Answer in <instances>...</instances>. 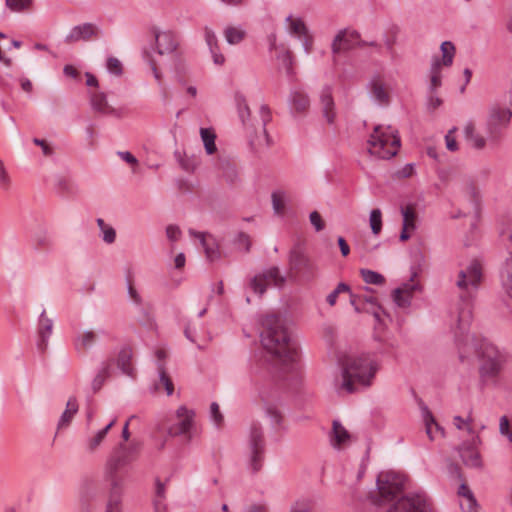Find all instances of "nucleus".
<instances>
[{
	"instance_id": "nucleus-1",
	"label": "nucleus",
	"mask_w": 512,
	"mask_h": 512,
	"mask_svg": "<svg viewBox=\"0 0 512 512\" xmlns=\"http://www.w3.org/2000/svg\"><path fill=\"white\" fill-rule=\"evenodd\" d=\"M454 334L460 361L465 362L475 353L479 360L480 382L483 385L495 384L507 361L505 353L488 340L469 334V329L461 333L456 325Z\"/></svg>"
},
{
	"instance_id": "nucleus-2",
	"label": "nucleus",
	"mask_w": 512,
	"mask_h": 512,
	"mask_svg": "<svg viewBox=\"0 0 512 512\" xmlns=\"http://www.w3.org/2000/svg\"><path fill=\"white\" fill-rule=\"evenodd\" d=\"M261 343L271 355L275 366L283 373L297 376V350L283 320L276 315H267L262 321Z\"/></svg>"
},
{
	"instance_id": "nucleus-3",
	"label": "nucleus",
	"mask_w": 512,
	"mask_h": 512,
	"mask_svg": "<svg viewBox=\"0 0 512 512\" xmlns=\"http://www.w3.org/2000/svg\"><path fill=\"white\" fill-rule=\"evenodd\" d=\"M482 279V268L477 260L462 268L457 275L456 286L461 291V303L457 307L455 322L461 333L470 329L472 323V297Z\"/></svg>"
},
{
	"instance_id": "nucleus-4",
	"label": "nucleus",
	"mask_w": 512,
	"mask_h": 512,
	"mask_svg": "<svg viewBox=\"0 0 512 512\" xmlns=\"http://www.w3.org/2000/svg\"><path fill=\"white\" fill-rule=\"evenodd\" d=\"M378 370V365L370 354L347 356L342 362L341 389L347 393H355L368 388Z\"/></svg>"
},
{
	"instance_id": "nucleus-5",
	"label": "nucleus",
	"mask_w": 512,
	"mask_h": 512,
	"mask_svg": "<svg viewBox=\"0 0 512 512\" xmlns=\"http://www.w3.org/2000/svg\"><path fill=\"white\" fill-rule=\"evenodd\" d=\"M235 102L237 106L238 116L247 132L249 143L252 148L269 145V135L266 125L271 121V112L267 105L260 107L261 121L259 127H255L250 123L251 111L247 104L246 98L241 93L235 94Z\"/></svg>"
},
{
	"instance_id": "nucleus-6",
	"label": "nucleus",
	"mask_w": 512,
	"mask_h": 512,
	"mask_svg": "<svg viewBox=\"0 0 512 512\" xmlns=\"http://www.w3.org/2000/svg\"><path fill=\"white\" fill-rule=\"evenodd\" d=\"M141 447L139 441L133 440L129 444L119 443L112 450L106 462V474L111 482L113 493H117L120 486L118 471L138 458Z\"/></svg>"
},
{
	"instance_id": "nucleus-7",
	"label": "nucleus",
	"mask_w": 512,
	"mask_h": 512,
	"mask_svg": "<svg viewBox=\"0 0 512 512\" xmlns=\"http://www.w3.org/2000/svg\"><path fill=\"white\" fill-rule=\"evenodd\" d=\"M369 153L381 159H390L395 156L400 147V137L397 131L390 126L377 125L368 140Z\"/></svg>"
},
{
	"instance_id": "nucleus-8",
	"label": "nucleus",
	"mask_w": 512,
	"mask_h": 512,
	"mask_svg": "<svg viewBox=\"0 0 512 512\" xmlns=\"http://www.w3.org/2000/svg\"><path fill=\"white\" fill-rule=\"evenodd\" d=\"M406 478L395 472H382L378 475L377 492L371 495L372 501L381 505L396 498L405 488Z\"/></svg>"
},
{
	"instance_id": "nucleus-9",
	"label": "nucleus",
	"mask_w": 512,
	"mask_h": 512,
	"mask_svg": "<svg viewBox=\"0 0 512 512\" xmlns=\"http://www.w3.org/2000/svg\"><path fill=\"white\" fill-rule=\"evenodd\" d=\"M266 442L260 423L253 422L248 433L247 458L248 467L252 473L259 472L265 460Z\"/></svg>"
},
{
	"instance_id": "nucleus-10",
	"label": "nucleus",
	"mask_w": 512,
	"mask_h": 512,
	"mask_svg": "<svg viewBox=\"0 0 512 512\" xmlns=\"http://www.w3.org/2000/svg\"><path fill=\"white\" fill-rule=\"evenodd\" d=\"M387 512H434L424 492L409 493L399 498Z\"/></svg>"
},
{
	"instance_id": "nucleus-11",
	"label": "nucleus",
	"mask_w": 512,
	"mask_h": 512,
	"mask_svg": "<svg viewBox=\"0 0 512 512\" xmlns=\"http://www.w3.org/2000/svg\"><path fill=\"white\" fill-rule=\"evenodd\" d=\"M285 282V276L281 275L278 267L273 266L252 277L249 286L254 293L262 296L269 285L282 288Z\"/></svg>"
},
{
	"instance_id": "nucleus-12",
	"label": "nucleus",
	"mask_w": 512,
	"mask_h": 512,
	"mask_svg": "<svg viewBox=\"0 0 512 512\" xmlns=\"http://www.w3.org/2000/svg\"><path fill=\"white\" fill-rule=\"evenodd\" d=\"M512 111L508 108L493 106L487 120V134L491 141H497L502 131L508 126Z\"/></svg>"
},
{
	"instance_id": "nucleus-13",
	"label": "nucleus",
	"mask_w": 512,
	"mask_h": 512,
	"mask_svg": "<svg viewBox=\"0 0 512 512\" xmlns=\"http://www.w3.org/2000/svg\"><path fill=\"white\" fill-rule=\"evenodd\" d=\"M290 270L303 278L310 280L314 278L316 272L315 264L302 251L299 246H294L289 253Z\"/></svg>"
},
{
	"instance_id": "nucleus-14",
	"label": "nucleus",
	"mask_w": 512,
	"mask_h": 512,
	"mask_svg": "<svg viewBox=\"0 0 512 512\" xmlns=\"http://www.w3.org/2000/svg\"><path fill=\"white\" fill-rule=\"evenodd\" d=\"M176 416L178 421L169 427L168 434L172 437L184 435L189 441L194 426V411L180 406L176 411Z\"/></svg>"
},
{
	"instance_id": "nucleus-15",
	"label": "nucleus",
	"mask_w": 512,
	"mask_h": 512,
	"mask_svg": "<svg viewBox=\"0 0 512 512\" xmlns=\"http://www.w3.org/2000/svg\"><path fill=\"white\" fill-rule=\"evenodd\" d=\"M361 45L360 34L355 30L343 29L338 32L332 42V52L339 54Z\"/></svg>"
},
{
	"instance_id": "nucleus-16",
	"label": "nucleus",
	"mask_w": 512,
	"mask_h": 512,
	"mask_svg": "<svg viewBox=\"0 0 512 512\" xmlns=\"http://www.w3.org/2000/svg\"><path fill=\"white\" fill-rule=\"evenodd\" d=\"M454 189L463 195L471 203L477 204L479 200V191L475 181L467 175H459L454 180Z\"/></svg>"
},
{
	"instance_id": "nucleus-17",
	"label": "nucleus",
	"mask_w": 512,
	"mask_h": 512,
	"mask_svg": "<svg viewBox=\"0 0 512 512\" xmlns=\"http://www.w3.org/2000/svg\"><path fill=\"white\" fill-rule=\"evenodd\" d=\"M99 28L90 22L74 26L68 35L65 37L66 43H75L78 41H88L92 38H97L99 35Z\"/></svg>"
},
{
	"instance_id": "nucleus-18",
	"label": "nucleus",
	"mask_w": 512,
	"mask_h": 512,
	"mask_svg": "<svg viewBox=\"0 0 512 512\" xmlns=\"http://www.w3.org/2000/svg\"><path fill=\"white\" fill-rule=\"evenodd\" d=\"M156 51L159 55L170 54L174 52L178 46L176 36L171 31L153 30Z\"/></svg>"
},
{
	"instance_id": "nucleus-19",
	"label": "nucleus",
	"mask_w": 512,
	"mask_h": 512,
	"mask_svg": "<svg viewBox=\"0 0 512 512\" xmlns=\"http://www.w3.org/2000/svg\"><path fill=\"white\" fill-rule=\"evenodd\" d=\"M90 105L93 111L104 116H120L117 109L112 107L107 100L104 92H91Z\"/></svg>"
},
{
	"instance_id": "nucleus-20",
	"label": "nucleus",
	"mask_w": 512,
	"mask_h": 512,
	"mask_svg": "<svg viewBox=\"0 0 512 512\" xmlns=\"http://www.w3.org/2000/svg\"><path fill=\"white\" fill-rule=\"evenodd\" d=\"M188 232L190 236L199 239L209 261H214L220 257L218 245L210 234L205 232H197L193 229H189Z\"/></svg>"
},
{
	"instance_id": "nucleus-21",
	"label": "nucleus",
	"mask_w": 512,
	"mask_h": 512,
	"mask_svg": "<svg viewBox=\"0 0 512 512\" xmlns=\"http://www.w3.org/2000/svg\"><path fill=\"white\" fill-rule=\"evenodd\" d=\"M320 104L323 117L329 124H333L336 119L335 102L332 96V87L324 86L320 93Z\"/></svg>"
},
{
	"instance_id": "nucleus-22",
	"label": "nucleus",
	"mask_w": 512,
	"mask_h": 512,
	"mask_svg": "<svg viewBox=\"0 0 512 512\" xmlns=\"http://www.w3.org/2000/svg\"><path fill=\"white\" fill-rule=\"evenodd\" d=\"M52 329L53 321L52 319L46 317V311L43 310L39 319L37 342V347L41 352H44L48 346V340L52 334Z\"/></svg>"
},
{
	"instance_id": "nucleus-23",
	"label": "nucleus",
	"mask_w": 512,
	"mask_h": 512,
	"mask_svg": "<svg viewBox=\"0 0 512 512\" xmlns=\"http://www.w3.org/2000/svg\"><path fill=\"white\" fill-rule=\"evenodd\" d=\"M204 38L211 53L214 64L219 66L223 65L225 63V57L220 52L217 36L214 31L207 26L204 28Z\"/></svg>"
},
{
	"instance_id": "nucleus-24",
	"label": "nucleus",
	"mask_w": 512,
	"mask_h": 512,
	"mask_svg": "<svg viewBox=\"0 0 512 512\" xmlns=\"http://www.w3.org/2000/svg\"><path fill=\"white\" fill-rule=\"evenodd\" d=\"M417 285L414 283H404L402 286L393 290L392 297L397 306L406 308L410 306L413 292Z\"/></svg>"
},
{
	"instance_id": "nucleus-25",
	"label": "nucleus",
	"mask_w": 512,
	"mask_h": 512,
	"mask_svg": "<svg viewBox=\"0 0 512 512\" xmlns=\"http://www.w3.org/2000/svg\"><path fill=\"white\" fill-rule=\"evenodd\" d=\"M351 435L339 421H333L332 432L330 436L331 445L340 449L350 442Z\"/></svg>"
},
{
	"instance_id": "nucleus-26",
	"label": "nucleus",
	"mask_w": 512,
	"mask_h": 512,
	"mask_svg": "<svg viewBox=\"0 0 512 512\" xmlns=\"http://www.w3.org/2000/svg\"><path fill=\"white\" fill-rule=\"evenodd\" d=\"M460 457L466 466L472 468L482 467L481 456L479 452L473 447V445L463 444L458 449Z\"/></svg>"
},
{
	"instance_id": "nucleus-27",
	"label": "nucleus",
	"mask_w": 512,
	"mask_h": 512,
	"mask_svg": "<svg viewBox=\"0 0 512 512\" xmlns=\"http://www.w3.org/2000/svg\"><path fill=\"white\" fill-rule=\"evenodd\" d=\"M116 424V418L112 419L104 428L95 432L93 435L89 436L86 440V450L89 453H94L100 445L103 443L106 438L108 432L111 428Z\"/></svg>"
},
{
	"instance_id": "nucleus-28",
	"label": "nucleus",
	"mask_w": 512,
	"mask_h": 512,
	"mask_svg": "<svg viewBox=\"0 0 512 512\" xmlns=\"http://www.w3.org/2000/svg\"><path fill=\"white\" fill-rule=\"evenodd\" d=\"M97 341V334L92 330H85L79 333L74 339V347L77 352L85 353Z\"/></svg>"
},
{
	"instance_id": "nucleus-29",
	"label": "nucleus",
	"mask_w": 512,
	"mask_h": 512,
	"mask_svg": "<svg viewBox=\"0 0 512 512\" xmlns=\"http://www.w3.org/2000/svg\"><path fill=\"white\" fill-rule=\"evenodd\" d=\"M112 367H113L112 360H106L101 363V366H100L97 374L93 378L92 384H91L92 390L94 393H97L102 388L105 381L110 377Z\"/></svg>"
},
{
	"instance_id": "nucleus-30",
	"label": "nucleus",
	"mask_w": 512,
	"mask_h": 512,
	"mask_svg": "<svg viewBox=\"0 0 512 512\" xmlns=\"http://www.w3.org/2000/svg\"><path fill=\"white\" fill-rule=\"evenodd\" d=\"M370 96L381 105H387L390 97L384 84L377 78L369 83Z\"/></svg>"
},
{
	"instance_id": "nucleus-31",
	"label": "nucleus",
	"mask_w": 512,
	"mask_h": 512,
	"mask_svg": "<svg viewBox=\"0 0 512 512\" xmlns=\"http://www.w3.org/2000/svg\"><path fill=\"white\" fill-rule=\"evenodd\" d=\"M132 357V349L130 347H123L120 350L117 359L118 368L121 369V371L128 376L133 375V367L131 365Z\"/></svg>"
},
{
	"instance_id": "nucleus-32",
	"label": "nucleus",
	"mask_w": 512,
	"mask_h": 512,
	"mask_svg": "<svg viewBox=\"0 0 512 512\" xmlns=\"http://www.w3.org/2000/svg\"><path fill=\"white\" fill-rule=\"evenodd\" d=\"M77 411H78L77 400H76V398L71 397L67 401L66 409L62 413V415L59 419L58 428L60 429V428L67 427L70 424V422L72 421V419H73L74 415L77 413Z\"/></svg>"
},
{
	"instance_id": "nucleus-33",
	"label": "nucleus",
	"mask_w": 512,
	"mask_h": 512,
	"mask_svg": "<svg viewBox=\"0 0 512 512\" xmlns=\"http://www.w3.org/2000/svg\"><path fill=\"white\" fill-rule=\"evenodd\" d=\"M441 62L439 58H434L430 67V84L429 92L435 93L436 90L441 86Z\"/></svg>"
},
{
	"instance_id": "nucleus-34",
	"label": "nucleus",
	"mask_w": 512,
	"mask_h": 512,
	"mask_svg": "<svg viewBox=\"0 0 512 512\" xmlns=\"http://www.w3.org/2000/svg\"><path fill=\"white\" fill-rule=\"evenodd\" d=\"M155 496L153 499V506L155 512H165V494L166 488L165 483L161 482L159 478L155 480Z\"/></svg>"
},
{
	"instance_id": "nucleus-35",
	"label": "nucleus",
	"mask_w": 512,
	"mask_h": 512,
	"mask_svg": "<svg viewBox=\"0 0 512 512\" xmlns=\"http://www.w3.org/2000/svg\"><path fill=\"white\" fill-rule=\"evenodd\" d=\"M223 34L228 44L236 45L244 40L246 31L241 27L227 26L224 29Z\"/></svg>"
},
{
	"instance_id": "nucleus-36",
	"label": "nucleus",
	"mask_w": 512,
	"mask_h": 512,
	"mask_svg": "<svg viewBox=\"0 0 512 512\" xmlns=\"http://www.w3.org/2000/svg\"><path fill=\"white\" fill-rule=\"evenodd\" d=\"M420 408L423 413V418H424V422H425V426H426V433H427L428 437L431 440L434 439L433 432H432L433 425L436 427L437 431H440L441 434H443V429L438 425L434 416L432 415V413L430 412L428 407L422 401L420 402Z\"/></svg>"
},
{
	"instance_id": "nucleus-37",
	"label": "nucleus",
	"mask_w": 512,
	"mask_h": 512,
	"mask_svg": "<svg viewBox=\"0 0 512 512\" xmlns=\"http://www.w3.org/2000/svg\"><path fill=\"white\" fill-rule=\"evenodd\" d=\"M290 103L295 111L303 112L309 107L310 100L306 94L300 91H293L290 94Z\"/></svg>"
},
{
	"instance_id": "nucleus-38",
	"label": "nucleus",
	"mask_w": 512,
	"mask_h": 512,
	"mask_svg": "<svg viewBox=\"0 0 512 512\" xmlns=\"http://www.w3.org/2000/svg\"><path fill=\"white\" fill-rule=\"evenodd\" d=\"M286 22L288 23V31L292 35L301 38L302 35H306L308 33V28L306 27L304 21L301 18H293L290 15L286 18Z\"/></svg>"
},
{
	"instance_id": "nucleus-39",
	"label": "nucleus",
	"mask_w": 512,
	"mask_h": 512,
	"mask_svg": "<svg viewBox=\"0 0 512 512\" xmlns=\"http://www.w3.org/2000/svg\"><path fill=\"white\" fill-rule=\"evenodd\" d=\"M510 240L512 242V230ZM502 281L506 293L512 298V255L505 262V267L502 272Z\"/></svg>"
},
{
	"instance_id": "nucleus-40",
	"label": "nucleus",
	"mask_w": 512,
	"mask_h": 512,
	"mask_svg": "<svg viewBox=\"0 0 512 512\" xmlns=\"http://www.w3.org/2000/svg\"><path fill=\"white\" fill-rule=\"evenodd\" d=\"M440 50L442 52L441 67H450L455 56V45L450 41H444L440 46Z\"/></svg>"
},
{
	"instance_id": "nucleus-41",
	"label": "nucleus",
	"mask_w": 512,
	"mask_h": 512,
	"mask_svg": "<svg viewBox=\"0 0 512 512\" xmlns=\"http://www.w3.org/2000/svg\"><path fill=\"white\" fill-rule=\"evenodd\" d=\"M200 135H201L202 141L204 143V147H205L207 154H209V155L213 154L217 150V147L215 144V138H216L215 133L211 129L201 128Z\"/></svg>"
},
{
	"instance_id": "nucleus-42",
	"label": "nucleus",
	"mask_w": 512,
	"mask_h": 512,
	"mask_svg": "<svg viewBox=\"0 0 512 512\" xmlns=\"http://www.w3.org/2000/svg\"><path fill=\"white\" fill-rule=\"evenodd\" d=\"M361 301H363L366 305H372V310L364 309V312L372 314L375 320L380 322L381 313H384V310L378 303L377 299L371 295H361Z\"/></svg>"
},
{
	"instance_id": "nucleus-43",
	"label": "nucleus",
	"mask_w": 512,
	"mask_h": 512,
	"mask_svg": "<svg viewBox=\"0 0 512 512\" xmlns=\"http://www.w3.org/2000/svg\"><path fill=\"white\" fill-rule=\"evenodd\" d=\"M34 0H5L6 7L16 13L30 11L33 7Z\"/></svg>"
},
{
	"instance_id": "nucleus-44",
	"label": "nucleus",
	"mask_w": 512,
	"mask_h": 512,
	"mask_svg": "<svg viewBox=\"0 0 512 512\" xmlns=\"http://www.w3.org/2000/svg\"><path fill=\"white\" fill-rule=\"evenodd\" d=\"M101 231L102 240L107 244H112L116 240V231L112 226L107 225L102 218L96 220Z\"/></svg>"
},
{
	"instance_id": "nucleus-45",
	"label": "nucleus",
	"mask_w": 512,
	"mask_h": 512,
	"mask_svg": "<svg viewBox=\"0 0 512 512\" xmlns=\"http://www.w3.org/2000/svg\"><path fill=\"white\" fill-rule=\"evenodd\" d=\"M158 372H159V384L165 388L168 396L172 395L174 392V385H173L171 378L169 377V375L167 374V372L165 370L164 364H161V363L158 364Z\"/></svg>"
},
{
	"instance_id": "nucleus-46",
	"label": "nucleus",
	"mask_w": 512,
	"mask_h": 512,
	"mask_svg": "<svg viewBox=\"0 0 512 512\" xmlns=\"http://www.w3.org/2000/svg\"><path fill=\"white\" fill-rule=\"evenodd\" d=\"M360 274L364 282L367 284L382 285L385 282V278L383 275L369 269H361Z\"/></svg>"
},
{
	"instance_id": "nucleus-47",
	"label": "nucleus",
	"mask_w": 512,
	"mask_h": 512,
	"mask_svg": "<svg viewBox=\"0 0 512 512\" xmlns=\"http://www.w3.org/2000/svg\"><path fill=\"white\" fill-rule=\"evenodd\" d=\"M272 205L276 214H283L285 210L286 193L282 190L274 191L272 193Z\"/></svg>"
},
{
	"instance_id": "nucleus-48",
	"label": "nucleus",
	"mask_w": 512,
	"mask_h": 512,
	"mask_svg": "<svg viewBox=\"0 0 512 512\" xmlns=\"http://www.w3.org/2000/svg\"><path fill=\"white\" fill-rule=\"evenodd\" d=\"M403 223L402 227L409 230L416 229V213L410 206L402 209Z\"/></svg>"
},
{
	"instance_id": "nucleus-49",
	"label": "nucleus",
	"mask_w": 512,
	"mask_h": 512,
	"mask_svg": "<svg viewBox=\"0 0 512 512\" xmlns=\"http://www.w3.org/2000/svg\"><path fill=\"white\" fill-rule=\"evenodd\" d=\"M36 249L50 250L54 246L53 238L47 232H40L35 237Z\"/></svg>"
},
{
	"instance_id": "nucleus-50",
	"label": "nucleus",
	"mask_w": 512,
	"mask_h": 512,
	"mask_svg": "<svg viewBox=\"0 0 512 512\" xmlns=\"http://www.w3.org/2000/svg\"><path fill=\"white\" fill-rule=\"evenodd\" d=\"M279 61L281 62L282 67L285 69L286 74L289 77H292L294 75V69H293V55L290 51L286 50L283 51L281 54L277 56Z\"/></svg>"
},
{
	"instance_id": "nucleus-51",
	"label": "nucleus",
	"mask_w": 512,
	"mask_h": 512,
	"mask_svg": "<svg viewBox=\"0 0 512 512\" xmlns=\"http://www.w3.org/2000/svg\"><path fill=\"white\" fill-rule=\"evenodd\" d=\"M370 227L374 235H378L382 230V213L380 209H373L369 218Z\"/></svg>"
},
{
	"instance_id": "nucleus-52",
	"label": "nucleus",
	"mask_w": 512,
	"mask_h": 512,
	"mask_svg": "<svg viewBox=\"0 0 512 512\" xmlns=\"http://www.w3.org/2000/svg\"><path fill=\"white\" fill-rule=\"evenodd\" d=\"M350 292V286L344 282L338 283L336 288L327 295L326 301L330 306H334L337 302V298L341 293Z\"/></svg>"
},
{
	"instance_id": "nucleus-53",
	"label": "nucleus",
	"mask_w": 512,
	"mask_h": 512,
	"mask_svg": "<svg viewBox=\"0 0 512 512\" xmlns=\"http://www.w3.org/2000/svg\"><path fill=\"white\" fill-rule=\"evenodd\" d=\"M499 432L502 436L507 437L508 441L512 443V423L507 416H501L499 419Z\"/></svg>"
},
{
	"instance_id": "nucleus-54",
	"label": "nucleus",
	"mask_w": 512,
	"mask_h": 512,
	"mask_svg": "<svg viewBox=\"0 0 512 512\" xmlns=\"http://www.w3.org/2000/svg\"><path fill=\"white\" fill-rule=\"evenodd\" d=\"M107 70L116 75L120 76L123 73L121 62L115 57H109L106 62Z\"/></svg>"
},
{
	"instance_id": "nucleus-55",
	"label": "nucleus",
	"mask_w": 512,
	"mask_h": 512,
	"mask_svg": "<svg viewBox=\"0 0 512 512\" xmlns=\"http://www.w3.org/2000/svg\"><path fill=\"white\" fill-rule=\"evenodd\" d=\"M289 512H312L311 503L307 499L298 500L291 505Z\"/></svg>"
},
{
	"instance_id": "nucleus-56",
	"label": "nucleus",
	"mask_w": 512,
	"mask_h": 512,
	"mask_svg": "<svg viewBox=\"0 0 512 512\" xmlns=\"http://www.w3.org/2000/svg\"><path fill=\"white\" fill-rule=\"evenodd\" d=\"M211 419L217 427H220L223 423V415L220 412L219 405L213 402L210 406Z\"/></svg>"
},
{
	"instance_id": "nucleus-57",
	"label": "nucleus",
	"mask_w": 512,
	"mask_h": 512,
	"mask_svg": "<svg viewBox=\"0 0 512 512\" xmlns=\"http://www.w3.org/2000/svg\"><path fill=\"white\" fill-rule=\"evenodd\" d=\"M458 494L467 498L468 500V504L470 507L472 506H475L476 505V499L472 493V491L470 490V488L466 485V484H461L460 487H459V490H458Z\"/></svg>"
},
{
	"instance_id": "nucleus-58",
	"label": "nucleus",
	"mask_w": 512,
	"mask_h": 512,
	"mask_svg": "<svg viewBox=\"0 0 512 512\" xmlns=\"http://www.w3.org/2000/svg\"><path fill=\"white\" fill-rule=\"evenodd\" d=\"M311 224L315 227L316 231H322L325 227L321 215L317 211H313L309 215Z\"/></svg>"
},
{
	"instance_id": "nucleus-59",
	"label": "nucleus",
	"mask_w": 512,
	"mask_h": 512,
	"mask_svg": "<svg viewBox=\"0 0 512 512\" xmlns=\"http://www.w3.org/2000/svg\"><path fill=\"white\" fill-rule=\"evenodd\" d=\"M181 234L182 232L177 225H168L166 228L167 238L172 242L178 241L181 237Z\"/></svg>"
},
{
	"instance_id": "nucleus-60",
	"label": "nucleus",
	"mask_w": 512,
	"mask_h": 512,
	"mask_svg": "<svg viewBox=\"0 0 512 512\" xmlns=\"http://www.w3.org/2000/svg\"><path fill=\"white\" fill-rule=\"evenodd\" d=\"M455 130H456L455 127L452 128L451 130L448 131V133L445 136L446 147L449 151H452V152H455L458 150L457 141H456L455 137L453 136V132Z\"/></svg>"
},
{
	"instance_id": "nucleus-61",
	"label": "nucleus",
	"mask_w": 512,
	"mask_h": 512,
	"mask_svg": "<svg viewBox=\"0 0 512 512\" xmlns=\"http://www.w3.org/2000/svg\"><path fill=\"white\" fill-rule=\"evenodd\" d=\"M266 414L271 419L273 424L279 425L281 423L282 415L277 408L273 406H268L266 408Z\"/></svg>"
},
{
	"instance_id": "nucleus-62",
	"label": "nucleus",
	"mask_w": 512,
	"mask_h": 512,
	"mask_svg": "<svg viewBox=\"0 0 512 512\" xmlns=\"http://www.w3.org/2000/svg\"><path fill=\"white\" fill-rule=\"evenodd\" d=\"M467 141L471 144L472 147L476 149H482L485 147L486 140L481 135L475 133L471 136Z\"/></svg>"
},
{
	"instance_id": "nucleus-63",
	"label": "nucleus",
	"mask_w": 512,
	"mask_h": 512,
	"mask_svg": "<svg viewBox=\"0 0 512 512\" xmlns=\"http://www.w3.org/2000/svg\"><path fill=\"white\" fill-rule=\"evenodd\" d=\"M235 242L238 245L243 246L246 252H248L250 250L251 242H250L249 236L246 233H244V232L238 233L237 238L235 239Z\"/></svg>"
},
{
	"instance_id": "nucleus-64",
	"label": "nucleus",
	"mask_w": 512,
	"mask_h": 512,
	"mask_svg": "<svg viewBox=\"0 0 512 512\" xmlns=\"http://www.w3.org/2000/svg\"><path fill=\"white\" fill-rule=\"evenodd\" d=\"M33 143L37 146H40V148L42 149V152L45 156L53 155V153H54L53 149L49 146V144L45 140L39 139V138H34Z\"/></svg>"
}]
</instances>
